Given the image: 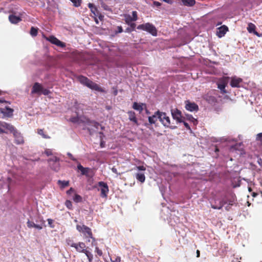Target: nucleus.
I'll use <instances>...</instances> for the list:
<instances>
[{
  "label": "nucleus",
  "mask_w": 262,
  "mask_h": 262,
  "mask_svg": "<svg viewBox=\"0 0 262 262\" xmlns=\"http://www.w3.org/2000/svg\"><path fill=\"white\" fill-rule=\"evenodd\" d=\"M66 243L68 246L74 248L76 252L85 254L88 250V247L82 242L75 243L74 240L70 237L66 239Z\"/></svg>",
  "instance_id": "1"
},
{
  "label": "nucleus",
  "mask_w": 262,
  "mask_h": 262,
  "mask_svg": "<svg viewBox=\"0 0 262 262\" xmlns=\"http://www.w3.org/2000/svg\"><path fill=\"white\" fill-rule=\"evenodd\" d=\"M156 114H158V118L165 127H169L172 129L177 128L176 125L171 124L170 118L167 115L166 113L157 111Z\"/></svg>",
  "instance_id": "2"
},
{
  "label": "nucleus",
  "mask_w": 262,
  "mask_h": 262,
  "mask_svg": "<svg viewBox=\"0 0 262 262\" xmlns=\"http://www.w3.org/2000/svg\"><path fill=\"white\" fill-rule=\"evenodd\" d=\"M31 93L32 94H36L39 96L42 94L46 96L50 93V91L44 88L40 83L35 82L32 86Z\"/></svg>",
  "instance_id": "3"
},
{
  "label": "nucleus",
  "mask_w": 262,
  "mask_h": 262,
  "mask_svg": "<svg viewBox=\"0 0 262 262\" xmlns=\"http://www.w3.org/2000/svg\"><path fill=\"white\" fill-rule=\"evenodd\" d=\"M76 229L79 232L82 233L85 238H92L93 242L95 241V238L93 236L91 229L89 227L84 225H77Z\"/></svg>",
  "instance_id": "4"
},
{
  "label": "nucleus",
  "mask_w": 262,
  "mask_h": 262,
  "mask_svg": "<svg viewBox=\"0 0 262 262\" xmlns=\"http://www.w3.org/2000/svg\"><path fill=\"white\" fill-rule=\"evenodd\" d=\"M137 29L146 31L154 36H156L157 31L156 27L152 24L147 23L144 24L139 25L137 26Z\"/></svg>",
  "instance_id": "5"
},
{
  "label": "nucleus",
  "mask_w": 262,
  "mask_h": 262,
  "mask_svg": "<svg viewBox=\"0 0 262 262\" xmlns=\"http://www.w3.org/2000/svg\"><path fill=\"white\" fill-rule=\"evenodd\" d=\"M59 158L56 156H53L48 160V162L51 168L55 171L60 169Z\"/></svg>",
  "instance_id": "6"
},
{
  "label": "nucleus",
  "mask_w": 262,
  "mask_h": 262,
  "mask_svg": "<svg viewBox=\"0 0 262 262\" xmlns=\"http://www.w3.org/2000/svg\"><path fill=\"white\" fill-rule=\"evenodd\" d=\"M15 128L12 124L0 121V134H8L9 132L12 133Z\"/></svg>",
  "instance_id": "7"
},
{
  "label": "nucleus",
  "mask_w": 262,
  "mask_h": 262,
  "mask_svg": "<svg viewBox=\"0 0 262 262\" xmlns=\"http://www.w3.org/2000/svg\"><path fill=\"white\" fill-rule=\"evenodd\" d=\"M171 113L173 119L176 120L177 123L184 122V119H185V117L182 116L181 111L178 108L171 109Z\"/></svg>",
  "instance_id": "8"
},
{
  "label": "nucleus",
  "mask_w": 262,
  "mask_h": 262,
  "mask_svg": "<svg viewBox=\"0 0 262 262\" xmlns=\"http://www.w3.org/2000/svg\"><path fill=\"white\" fill-rule=\"evenodd\" d=\"M46 39L52 43L61 48H64L66 47V43L64 42L61 41L53 35L50 36L48 37H46Z\"/></svg>",
  "instance_id": "9"
},
{
  "label": "nucleus",
  "mask_w": 262,
  "mask_h": 262,
  "mask_svg": "<svg viewBox=\"0 0 262 262\" xmlns=\"http://www.w3.org/2000/svg\"><path fill=\"white\" fill-rule=\"evenodd\" d=\"M98 185L101 187V196L102 198H106L109 190L107 184L101 181L98 183Z\"/></svg>",
  "instance_id": "10"
},
{
  "label": "nucleus",
  "mask_w": 262,
  "mask_h": 262,
  "mask_svg": "<svg viewBox=\"0 0 262 262\" xmlns=\"http://www.w3.org/2000/svg\"><path fill=\"white\" fill-rule=\"evenodd\" d=\"M185 108L190 112L198 111L199 110L198 105L194 102H191L189 100H186L185 102Z\"/></svg>",
  "instance_id": "11"
},
{
  "label": "nucleus",
  "mask_w": 262,
  "mask_h": 262,
  "mask_svg": "<svg viewBox=\"0 0 262 262\" xmlns=\"http://www.w3.org/2000/svg\"><path fill=\"white\" fill-rule=\"evenodd\" d=\"M15 138V143L16 144H22L24 143V138L20 133L15 128L14 132L12 133Z\"/></svg>",
  "instance_id": "12"
},
{
  "label": "nucleus",
  "mask_w": 262,
  "mask_h": 262,
  "mask_svg": "<svg viewBox=\"0 0 262 262\" xmlns=\"http://www.w3.org/2000/svg\"><path fill=\"white\" fill-rule=\"evenodd\" d=\"M243 82L241 78L236 76L232 77L231 78L230 85L232 88H240L241 83Z\"/></svg>",
  "instance_id": "13"
},
{
  "label": "nucleus",
  "mask_w": 262,
  "mask_h": 262,
  "mask_svg": "<svg viewBox=\"0 0 262 262\" xmlns=\"http://www.w3.org/2000/svg\"><path fill=\"white\" fill-rule=\"evenodd\" d=\"M88 88L98 92L102 93L105 92L104 89L102 88L99 85L92 81H91Z\"/></svg>",
  "instance_id": "14"
},
{
  "label": "nucleus",
  "mask_w": 262,
  "mask_h": 262,
  "mask_svg": "<svg viewBox=\"0 0 262 262\" xmlns=\"http://www.w3.org/2000/svg\"><path fill=\"white\" fill-rule=\"evenodd\" d=\"M228 31V28L223 25L217 29L216 35L220 38L223 37Z\"/></svg>",
  "instance_id": "15"
},
{
  "label": "nucleus",
  "mask_w": 262,
  "mask_h": 262,
  "mask_svg": "<svg viewBox=\"0 0 262 262\" xmlns=\"http://www.w3.org/2000/svg\"><path fill=\"white\" fill-rule=\"evenodd\" d=\"M78 80L82 84L88 87L92 80L83 75H79L77 77Z\"/></svg>",
  "instance_id": "16"
},
{
  "label": "nucleus",
  "mask_w": 262,
  "mask_h": 262,
  "mask_svg": "<svg viewBox=\"0 0 262 262\" xmlns=\"http://www.w3.org/2000/svg\"><path fill=\"white\" fill-rule=\"evenodd\" d=\"M129 120L133 122L137 126L139 125L138 119L134 112L130 111L127 112Z\"/></svg>",
  "instance_id": "17"
},
{
  "label": "nucleus",
  "mask_w": 262,
  "mask_h": 262,
  "mask_svg": "<svg viewBox=\"0 0 262 262\" xmlns=\"http://www.w3.org/2000/svg\"><path fill=\"white\" fill-rule=\"evenodd\" d=\"M0 111L5 116L7 117H11L13 115V110L9 107H5V108H1Z\"/></svg>",
  "instance_id": "18"
},
{
  "label": "nucleus",
  "mask_w": 262,
  "mask_h": 262,
  "mask_svg": "<svg viewBox=\"0 0 262 262\" xmlns=\"http://www.w3.org/2000/svg\"><path fill=\"white\" fill-rule=\"evenodd\" d=\"M71 57L76 62H78L82 59V54L79 52L75 51L71 53Z\"/></svg>",
  "instance_id": "19"
},
{
  "label": "nucleus",
  "mask_w": 262,
  "mask_h": 262,
  "mask_svg": "<svg viewBox=\"0 0 262 262\" xmlns=\"http://www.w3.org/2000/svg\"><path fill=\"white\" fill-rule=\"evenodd\" d=\"M227 82L225 80H222L217 83V88L221 91L222 93L225 94L227 93L225 88L227 85Z\"/></svg>",
  "instance_id": "20"
},
{
  "label": "nucleus",
  "mask_w": 262,
  "mask_h": 262,
  "mask_svg": "<svg viewBox=\"0 0 262 262\" xmlns=\"http://www.w3.org/2000/svg\"><path fill=\"white\" fill-rule=\"evenodd\" d=\"M9 20L12 24H16L20 21L21 19L19 16L11 14L9 16Z\"/></svg>",
  "instance_id": "21"
},
{
  "label": "nucleus",
  "mask_w": 262,
  "mask_h": 262,
  "mask_svg": "<svg viewBox=\"0 0 262 262\" xmlns=\"http://www.w3.org/2000/svg\"><path fill=\"white\" fill-rule=\"evenodd\" d=\"M145 106V104L144 103H138L136 102H134L133 105V108L136 110L138 111L140 113L142 112V111L143 110V106Z\"/></svg>",
  "instance_id": "22"
},
{
  "label": "nucleus",
  "mask_w": 262,
  "mask_h": 262,
  "mask_svg": "<svg viewBox=\"0 0 262 262\" xmlns=\"http://www.w3.org/2000/svg\"><path fill=\"white\" fill-rule=\"evenodd\" d=\"M77 168L79 170L81 171V173L82 175L86 176L90 171L89 168H85L83 167L81 164H78L77 165Z\"/></svg>",
  "instance_id": "23"
},
{
  "label": "nucleus",
  "mask_w": 262,
  "mask_h": 262,
  "mask_svg": "<svg viewBox=\"0 0 262 262\" xmlns=\"http://www.w3.org/2000/svg\"><path fill=\"white\" fill-rule=\"evenodd\" d=\"M255 26L253 24L250 23L248 24L247 30L250 33H253L254 34L257 35V36H259L258 33L255 31Z\"/></svg>",
  "instance_id": "24"
},
{
  "label": "nucleus",
  "mask_w": 262,
  "mask_h": 262,
  "mask_svg": "<svg viewBox=\"0 0 262 262\" xmlns=\"http://www.w3.org/2000/svg\"><path fill=\"white\" fill-rule=\"evenodd\" d=\"M136 178L138 181L142 183H144L145 181V176L144 173H136Z\"/></svg>",
  "instance_id": "25"
},
{
  "label": "nucleus",
  "mask_w": 262,
  "mask_h": 262,
  "mask_svg": "<svg viewBox=\"0 0 262 262\" xmlns=\"http://www.w3.org/2000/svg\"><path fill=\"white\" fill-rule=\"evenodd\" d=\"M157 118L158 114H156V112L154 115H153L152 116L148 117V121L151 124H155L156 122L157 121Z\"/></svg>",
  "instance_id": "26"
},
{
  "label": "nucleus",
  "mask_w": 262,
  "mask_h": 262,
  "mask_svg": "<svg viewBox=\"0 0 262 262\" xmlns=\"http://www.w3.org/2000/svg\"><path fill=\"white\" fill-rule=\"evenodd\" d=\"M226 202L224 200H222L220 202L218 206L212 205L211 207L214 209H221L226 204Z\"/></svg>",
  "instance_id": "27"
},
{
  "label": "nucleus",
  "mask_w": 262,
  "mask_h": 262,
  "mask_svg": "<svg viewBox=\"0 0 262 262\" xmlns=\"http://www.w3.org/2000/svg\"><path fill=\"white\" fill-rule=\"evenodd\" d=\"M186 118L187 120L190 121L194 125H196L198 124V121L196 119L194 118L191 115L187 114L186 115Z\"/></svg>",
  "instance_id": "28"
},
{
  "label": "nucleus",
  "mask_w": 262,
  "mask_h": 262,
  "mask_svg": "<svg viewBox=\"0 0 262 262\" xmlns=\"http://www.w3.org/2000/svg\"><path fill=\"white\" fill-rule=\"evenodd\" d=\"M129 25L130 26V27H128L125 29V32L130 33L132 31L135 30V27L136 26V25L135 23H132L131 24H130Z\"/></svg>",
  "instance_id": "29"
},
{
  "label": "nucleus",
  "mask_w": 262,
  "mask_h": 262,
  "mask_svg": "<svg viewBox=\"0 0 262 262\" xmlns=\"http://www.w3.org/2000/svg\"><path fill=\"white\" fill-rule=\"evenodd\" d=\"M37 133L42 136L43 138L45 139H50V137L48 135L45 134L43 129H38L37 130Z\"/></svg>",
  "instance_id": "30"
},
{
  "label": "nucleus",
  "mask_w": 262,
  "mask_h": 262,
  "mask_svg": "<svg viewBox=\"0 0 262 262\" xmlns=\"http://www.w3.org/2000/svg\"><path fill=\"white\" fill-rule=\"evenodd\" d=\"M125 21L126 24L129 25L132 21H134L132 16L129 14L124 15Z\"/></svg>",
  "instance_id": "31"
},
{
  "label": "nucleus",
  "mask_w": 262,
  "mask_h": 262,
  "mask_svg": "<svg viewBox=\"0 0 262 262\" xmlns=\"http://www.w3.org/2000/svg\"><path fill=\"white\" fill-rule=\"evenodd\" d=\"M58 184L60 185L61 188H64L69 186V182L67 181L58 180Z\"/></svg>",
  "instance_id": "32"
},
{
  "label": "nucleus",
  "mask_w": 262,
  "mask_h": 262,
  "mask_svg": "<svg viewBox=\"0 0 262 262\" xmlns=\"http://www.w3.org/2000/svg\"><path fill=\"white\" fill-rule=\"evenodd\" d=\"M30 34L31 36L35 37L36 36L38 33V28L32 27L30 30Z\"/></svg>",
  "instance_id": "33"
},
{
  "label": "nucleus",
  "mask_w": 262,
  "mask_h": 262,
  "mask_svg": "<svg viewBox=\"0 0 262 262\" xmlns=\"http://www.w3.org/2000/svg\"><path fill=\"white\" fill-rule=\"evenodd\" d=\"M73 201L76 203H79L82 202V198L80 195L75 194L73 197Z\"/></svg>",
  "instance_id": "34"
},
{
  "label": "nucleus",
  "mask_w": 262,
  "mask_h": 262,
  "mask_svg": "<svg viewBox=\"0 0 262 262\" xmlns=\"http://www.w3.org/2000/svg\"><path fill=\"white\" fill-rule=\"evenodd\" d=\"M205 99L206 100V101L210 103L215 102L216 100V98L214 96L208 95L206 96Z\"/></svg>",
  "instance_id": "35"
},
{
  "label": "nucleus",
  "mask_w": 262,
  "mask_h": 262,
  "mask_svg": "<svg viewBox=\"0 0 262 262\" xmlns=\"http://www.w3.org/2000/svg\"><path fill=\"white\" fill-rule=\"evenodd\" d=\"M89 262H93V255L89 250L85 253Z\"/></svg>",
  "instance_id": "36"
},
{
  "label": "nucleus",
  "mask_w": 262,
  "mask_h": 262,
  "mask_svg": "<svg viewBox=\"0 0 262 262\" xmlns=\"http://www.w3.org/2000/svg\"><path fill=\"white\" fill-rule=\"evenodd\" d=\"M75 7H78L80 6L81 0H70Z\"/></svg>",
  "instance_id": "37"
},
{
  "label": "nucleus",
  "mask_w": 262,
  "mask_h": 262,
  "mask_svg": "<svg viewBox=\"0 0 262 262\" xmlns=\"http://www.w3.org/2000/svg\"><path fill=\"white\" fill-rule=\"evenodd\" d=\"M65 205L66 207L70 210H72L73 209L72 203L70 200H67L65 202Z\"/></svg>",
  "instance_id": "38"
},
{
  "label": "nucleus",
  "mask_w": 262,
  "mask_h": 262,
  "mask_svg": "<svg viewBox=\"0 0 262 262\" xmlns=\"http://www.w3.org/2000/svg\"><path fill=\"white\" fill-rule=\"evenodd\" d=\"M70 120L71 122H73V123H79L80 122V119L79 117H71L70 119Z\"/></svg>",
  "instance_id": "39"
},
{
  "label": "nucleus",
  "mask_w": 262,
  "mask_h": 262,
  "mask_svg": "<svg viewBox=\"0 0 262 262\" xmlns=\"http://www.w3.org/2000/svg\"><path fill=\"white\" fill-rule=\"evenodd\" d=\"M112 262H120V257L118 256H113L111 258Z\"/></svg>",
  "instance_id": "40"
},
{
  "label": "nucleus",
  "mask_w": 262,
  "mask_h": 262,
  "mask_svg": "<svg viewBox=\"0 0 262 262\" xmlns=\"http://www.w3.org/2000/svg\"><path fill=\"white\" fill-rule=\"evenodd\" d=\"M133 21H136L138 19V15L137 12L136 11H134L132 12V16Z\"/></svg>",
  "instance_id": "41"
},
{
  "label": "nucleus",
  "mask_w": 262,
  "mask_h": 262,
  "mask_svg": "<svg viewBox=\"0 0 262 262\" xmlns=\"http://www.w3.org/2000/svg\"><path fill=\"white\" fill-rule=\"evenodd\" d=\"M89 7L91 9V11L95 14V11L97 10V8L92 3L89 4Z\"/></svg>",
  "instance_id": "42"
},
{
  "label": "nucleus",
  "mask_w": 262,
  "mask_h": 262,
  "mask_svg": "<svg viewBox=\"0 0 262 262\" xmlns=\"http://www.w3.org/2000/svg\"><path fill=\"white\" fill-rule=\"evenodd\" d=\"M95 252L97 253V254L99 256H101L102 255V251L101 250H100L98 247H96L95 248Z\"/></svg>",
  "instance_id": "43"
},
{
  "label": "nucleus",
  "mask_w": 262,
  "mask_h": 262,
  "mask_svg": "<svg viewBox=\"0 0 262 262\" xmlns=\"http://www.w3.org/2000/svg\"><path fill=\"white\" fill-rule=\"evenodd\" d=\"M35 225V224L32 221H28L27 222V226L29 228H32V227L34 228Z\"/></svg>",
  "instance_id": "44"
},
{
  "label": "nucleus",
  "mask_w": 262,
  "mask_h": 262,
  "mask_svg": "<svg viewBox=\"0 0 262 262\" xmlns=\"http://www.w3.org/2000/svg\"><path fill=\"white\" fill-rule=\"evenodd\" d=\"M45 154L47 156H51V155H53L52 151L50 149H46L45 151Z\"/></svg>",
  "instance_id": "45"
},
{
  "label": "nucleus",
  "mask_w": 262,
  "mask_h": 262,
  "mask_svg": "<svg viewBox=\"0 0 262 262\" xmlns=\"http://www.w3.org/2000/svg\"><path fill=\"white\" fill-rule=\"evenodd\" d=\"M136 169L138 170L145 171L146 170V167L143 165L138 166L136 167Z\"/></svg>",
  "instance_id": "46"
},
{
  "label": "nucleus",
  "mask_w": 262,
  "mask_h": 262,
  "mask_svg": "<svg viewBox=\"0 0 262 262\" xmlns=\"http://www.w3.org/2000/svg\"><path fill=\"white\" fill-rule=\"evenodd\" d=\"M47 221H48V224L49 225V226L53 228L54 227V226L53 225V220L51 219H48L47 220Z\"/></svg>",
  "instance_id": "47"
},
{
  "label": "nucleus",
  "mask_w": 262,
  "mask_h": 262,
  "mask_svg": "<svg viewBox=\"0 0 262 262\" xmlns=\"http://www.w3.org/2000/svg\"><path fill=\"white\" fill-rule=\"evenodd\" d=\"M256 139L262 142V133L257 135Z\"/></svg>",
  "instance_id": "48"
},
{
  "label": "nucleus",
  "mask_w": 262,
  "mask_h": 262,
  "mask_svg": "<svg viewBox=\"0 0 262 262\" xmlns=\"http://www.w3.org/2000/svg\"><path fill=\"white\" fill-rule=\"evenodd\" d=\"M184 124V125L185 126V127L187 129H189V130H190V127L189 125V124L186 122L185 121V119H184V122H182Z\"/></svg>",
  "instance_id": "49"
},
{
  "label": "nucleus",
  "mask_w": 262,
  "mask_h": 262,
  "mask_svg": "<svg viewBox=\"0 0 262 262\" xmlns=\"http://www.w3.org/2000/svg\"><path fill=\"white\" fill-rule=\"evenodd\" d=\"M93 125L96 128H98L99 126H100V124L97 122H92Z\"/></svg>",
  "instance_id": "50"
},
{
  "label": "nucleus",
  "mask_w": 262,
  "mask_h": 262,
  "mask_svg": "<svg viewBox=\"0 0 262 262\" xmlns=\"http://www.w3.org/2000/svg\"><path fill=\"white\" fill-rule=\"evenodd\" d=\"M123 32V29L121 26H118L117 27V33H121Z\"/></svg>",
  "instance_id": "51"
},
{
  "label": "nucleus",
  "mask_w": 262,
  "mask_h": 262,
  "mask_svg": "<svg viewBox=\"0 0 262 262\" xmlns=\"http://www.w3.org/2000/svg\"><path fill=\"white\" fill-rule=\"evenodd\" d=\"M74 191V189L73 188H70L69 190L67 191L68 194H70L72 192Z\"/></svg>",
  "instance_id": "52"
},
{
  "label": "nucleus",
  "mask_w": 262,
  "mask_h": 262,
  "mask_svg": "<svg viewBox=\"0 0 262 262\" xmlns=\"http://www.w3.org/2000/svg\"><path fill=\"white\" fill-rule=\"evenodd\" d=\"M154 4L157 7H160L161 6V3L159 2L155 1L154 2Z\"/></svg>",
  "instance_id": "53"
},
{
  "label": "nucleus",
  "mask_w": 262,
  "mask_h": 262,
  "mask_svg": "<svg viewBox=\"0 0 262 262\" xmlns=\"http://www.w3.org/2000/svg\"><path fill=\"white\" fill-rule=\"evenodd\" d=\"M163 1L169 4H172L173 2V0H162Z\"/></svg>",
  "instance_id": "54"
},
{
  "label": "nucleus",
  "mask_w": 262,
  "mask_h": 262,
  "mask_svg": "<svg viewBox=\"0 0 262 262\" xmlns=\"http://www.w3.org/2000/svg\"><path fill=\"white\" fill-rule=\"evenodd\" d=\"M34 228L40 230L42 229V226L39 225L35 224Z\"/></svg>",
  "instance_id": "55"
},
{
  "label": "nucleus",
  "mask_w": 262,
  "mask_h": 262,
  "mask_svg": "<svg viewBox=\"0 0 262 262\" xmlns=\"http://www.w3.org/2000/svg\"><path fill=\"white\" fill-rule=\"evenodd\" d=\"M2 91L0 90V95H2ZM3 102L7 103V102L6 101H5V100H2V99H0V103H3Z\"/></svg>",
  "instance_id": "56"
},
{
  "label": "nucleus",
  "mask_w": 262,
  "mask_h": 262,
  "mask_svg": "<svg viewBox=\"0 0 262 262\" xmlns=\"http://www.w3.org/2000/svg\"><path fill=\"white\" fill-rule=\"evenodd\" d=\"M196 253V257H199L200 256V251L199 250H197Z\"/></svg>",
  "instance_id": "57"
},
{
  "label": "nucleus",
  "mask_w": 262,
  "mask_h": 262,
  "mask_svg": "<svg viewBox=\"0 0 262 262\" xmlns=\"http://www.w3.org/2000/svg\"><path fill=\"white\" fill-rule=\"evenodd\" d=\"M112 171L114 172H116L117 170H116V169L113 168H112Z\"/></svg>",
  "instance_id": "58"
},
{
  "label": "nucleus",
  "mask_w": 262,
  "mask_h": 262,
  "mask_svg": "<svg viewBox=\"0 0 262 262\" xmlns=\"http://www.w3.org/2000/svg\"><path fill=\"white\" fill-rule=\"evenodd\" d=\"M146 113H147V114H149V112H148V111L146 110Z\"/></svg>",
  "instance_id": "59"
},
{
  "label": "nucleus",
  "mask_w": 262,
  "mask_h": 262,
  "mask_svg": "<svg viewBox=\"0 0 262 262\" xmlns=\"http://www.w3.org/2000/svg\"><path fill=\"white\" fill-rule=\"evenodd\" d=\"M215 151H219V149H218V148H216V149H215Z\"/></svg>",
  "instance_id": "60"
},
{
  "label": "nucleus",
  "mask_w": 262,
  "mask_h": 262,
  "mask_svg": "<svg viewBox=\"0 0 262 262\" xmlns=\"http://www.w3.org/2000/svg\"><path fill=\"white\" fill-rule=\"evenodd\" d=\"M100 145H101V146L102 147V145H103V144H102V143L101 142Z\"/></svg>",
  "instance_id": "61"
},
{
  "label": "nucleus",
  "mask_w": 262,
  "mask_h": 262,
  "mask_svg": "<svg viewBox=\"0 0 262 262\" xmlns=\"http://www.w3.org/2000/svg\"><path fill=\"white\" fill-rule=\"evenodd\" d=\"M100 145H101V146L102 147V145H103V144H102V143L101 142Z\"/></svg>",
  "instance_id": "62"
},
{
  "label": "nucleus",
  "mask_w": 262,
  "mask_h": 262,
  "mask_svg": "<svg viewBox=\"0 0 262 262\" xmlns=\"http://www.w3.org/2000/svg\"><path fill=\"white\" fill-rule=\"evenodd\" d=\"M100 134L103 135V133L102 132L99 133Z\"/></svg>",
  "instance_id": "63"
},
{
  "label": "nucleus",
  "mask_w": 262,
  "mask_h": 262,
  "mask_svg": "<svg viewBox=\"0 0 262 262\" xmlns=\"http://www.w3.org/2000/svg\"><path fill=\"white\" fill-rule=\"evenodd\" d=\"M260 165H261V166L262 167V162H261V163H260Z\"/></svg>",
  "instance_id": "64"
}]
</instances>
